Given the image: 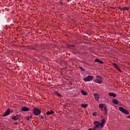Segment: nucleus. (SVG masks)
Returning a JSON list of instances; mask_svg holds the SVG:
<instances>
[{
	"label": "nucleus",
	"mask_w": 130,
	"mask_h": 130,
	"mask_svg": "<svg viewBox=\"0 0 130 130\" xmlns=\"http://www.w3.org/2000/svg\"><path fill=\"white\" fill-rule=\"evenodd\" d=\"M99 107L101 109L102 111L103 110L104 108L105 111V115H107V111H108V110L107 109L106 105H105L104 104H101L99 105Z\"/></svg>",
	"instance_id": "nucleus-1"
},
{
	"label": "nucleus",
	"mask_w": 130,
	"mask_h": 130,
	"mask_svg": "<svg viewBox=\"0 0 130 130\" xmlns=\"http://www.w3.org/2000/svg\"><path fill=\"white\" fill-rule=\"evenodd\" d=\"M94 82L98 84H101L102 83H103V81H102V77L100 76H96V79L94 80Z\"/></svg>",
	"instance_id": "nucleus-2"
},
{
	"label": "nucleus",
	"mask_w": 130,
	"mask_h": 130,
	"mask_svg": "<svg viewBox=\"0 0 130 130\" xmlns=\"http://www.w3.org/2000/svg\"><path fill=\"white\" fill-rule=\"evenodd\" d=\"M32 111L35 115H40V114L41 113V110H40V109H38L37 107H35L34 109H33Z\"/></svg>",
	"instance_id": "nucleus-3"
},
{
	"label": "nucleus",
	"mask_w": 130,
	"mask_h": 130,
	"mask_svg": "<svg viewBox=\"0 0 130 130\" xmlns=\"http://www.w3.org/2000/svg\"><path fill=\"white\" fill-rule=\"evenodd\" d=\"M119 110L120 111H121V112H122L124 114H126V115H128V114H129V112H128V111H127V110L123 108V107H120L119 108Z\"/></svg>",
	"instance_id": "nucleus-4"
},
{
	"label": "nucleus",
	"mask_w": 130,
	"mask_h": 130,
	"mask_svg": "<svg viewBox=\"0 0 130 130\" xmlns=\"http://www.w3.org/2000/svg\"><path fill=\"white\" fill-rule=\"evenodd\" d=\"M94 79V77L92 76L89 75L83 79V81L85 82H90V81H92Z\"/></svg>",
	"instance_id": "nucleus-5"
},
{
	"label": "nucleus",
	"mask_w": 130,
	"mask_h": 130,
	"mask_svg": "<svg viewBox=\"0 0 130 130\" xmlns=\"http://www.w3.org/2000/svg\"><path fill=\"white\" fill-rule=\"evenodd\" d=\"M94 124V126L93 127V129H97V128H99L100 127V122L99 121H95L93 122Z\"/></svg>",
	"instance_id": "nucleus-6"
},
{
	"label": "nucleus",
	"mask_w": 130,
	"mask_h": 130,
	"mask_svg": "<svg viewBox=\"0 0 130 130\" xmlns=\"http://www.w3.org/2000/svg\"><path fill=\"white\" fill-rule=\"evenodd\" d=\"M112 64L114 66V69H116V70H117L118 72H120V73H122V71H121V70L119 69V67H118V66H117V64L116 63L113 62Z\"/></svg>",
	"instance_id": "nucleus-7"
},
{
	"label": "nucleus",
	"mask_w": 130,
	"mask_h": 130,
	"mask_svg": "<svg viewBox=\"0 0 130 130\" xmlns=\"http://www.w3.org/2000/svg\"><path fill=\"white\" fill-rule=\"evenodd\" d=\"M10 113H11V110L10 109H8L6 110L5 113L3 114V117L8 116V115H9Z\"/></svg>",
	"instance_id": "nucleus-8"
},
{
	"label": "nucleus",
	"mask_w": 130,
	"mask_h": 130,
	"mask_svg": "<svg viewBox=\"0 0 130 130\" xmlns=\"http://www.w3.org/2000/svg\"><path fill=\"white\" fill-rule=\"evenodd\" d=\"M20 119V117H19V115L16 114V116H13L12 117V119H13V120H19V119Z\"/></svg>",
	"instance_id": "nucleus-9"
},
{
	"label": "nucleus",
	"mask_w": 130,
	"mask_h": 130,
	"mask_svg": "<svg viewBox=\"0 0 130 130\" xmlns=\"http://www.w3.org/2000/svg\"><path fill=\"white\" fill-rule=\"evenodd\" d=\"M117 8L119 10H122V11H128V10H129V8H128L127 7H124L123 8H121V7H117Z\"/></svg>",
	"instance_id": "nucleus-10"
},
{
	"label": "nucleus",
	"mask_w": 130,
	"mask_h": 130,
	"mask_svg": "<svg viewBox=\"0 0 130 130\" xmlns=\"http://www.w3.org/2000/svg\"><path fill=\"white\" fill-rule=\"evenodd\" d=\"M94 97L96 101H99V98L100 97V95L98 94V93H94Z\"/></svg>",
	"instance_id": "nucleus-11"
},
{
	"label": "nucleus",
	"mask_w": 130,
	"mask_h": 130,
	"mask_svg": "<svg viewBox=\"0 0 130 130\" xmlns=\"http://www.w3.org/2000/svg\"><path fill=\"white\" fill-rule=\"evenodd\" d=\"M108 95L110 97H114V98H115V97H116V94L113 92H109Z\"/></svg>",
	"instance_id": "nucleus-12"
},
{
	"label": "nucleus",
	"mask_w": 130,
	"mask_h": 130,
	"mask_svg": "<svg viewBox=\"0 0 130 130\" xmlns=\"http://www.w3.org/2000/svg\"><path fill=\"white\" fill-rule=\"evenodd\" d=\"M54 114V111H52V110H50V111H47L46 112V114L47 115H51V114Z\"/></svg>",
	"instance_id": "nucleus-13"
},
{
	"label": "nucleus",
	"mask_w": 130,
	"mask_h": 130,
	"mask_svg": "<svg viewBox=\"0 0 130 130\" xmlns=\"http://www.w3.org/2000/svg\"><path fill=\"white\" fill-rule=\"evenodd\" d=\"M29 110H30V109L28 108H27L25 107H23L21 109L22 111H29Z\"/></svg>",
	"instance_id": "nucleus-14"
},
{
	"label": "nucleus",
	"mask_w": 130,
	"mask_h": 130,
	"mask_svg": "<svg viewBox=\"0 0 130 130\" xmlns=\"http://www.w3.org/2000/svg\"><path fill=\"white\" fill-rule=\"evenodd\" d=\"M113 103H114V104H115V105H118V101H117V100H114L112 101Z\"/></svg>",
	"instance_id": "nucleus-15"
},
{
	"label": "nucleus",
	"mask_w": 130,
	"mask_h": 130,
	"mask_svg": "<svg viewBox=\"0 0 130 130\" xmlns=\"http://www.w3.org/2000/svg\"><path fill=\"white\" fill-rule=\"evenodd\" d=\"M44 115H45V114H44V115H39V118H40V120H44Z\"/></svg>",
	"instance_id": "nucleus-16"
},
{
	"label": "nucleus",
	"mask_w": 130,
	"mask_h": 130,
	"mask_svg": "<svg viewBox=\"0 0 130 130\" xmlns=\"http://www.w3.org/2000/svg\"><path fill=\"white\" fill-rule=\"evenodd\" d=\"M81 93L82 94V95H84L85 96H87V92H86V91L84 90H81Z\"/></svg>",
	"instance_id": "nucleus-17"
},
{
	"label": "nucleus",
	"mask_w": 130,
	"mask_h": 130,
	"mask_svg": "<svg viewBox=\"0 0 130 130\" xmlns=\"http://www.w3.org/2000/svg\"><path fill=\"white\" fill-rule=\"evenodd\" d=\"M81 107H83V108H86V107H88L87 104H81Z\"/></svg>",
	"instance_id": "nucleus-18"
},
{
	"label": "nucleus",
	"mask_w": 130,
	"mask_h": 130,
	"mask_svg": "<svg viewBox=\"0 0 130 130\" xmlns=\"http://www.w3.org/2000/svg\"><path fill=\"white\" fill-rule=\"evenodd\" d=\"M25 118L26 119L27 121H29V120H30V118H32V116H28Z\"/></svg>",
	"instance_id": "nucleus-19"
},
{
	"label": "nucleus",
	"mask_w": 130,
	"mask_h": 130,
	"mask_svg": "<svg viewBox=\"0 0 130 130\" xmlns=\"http://www.w3.org/2000/svg\"><path fill=\"white\" fill-rule=\"evenodd\" d=\"M105 122H106V120H105L104 118H103L101 120V123L103 124H105Z\"/></svg>",
	"instance_id": "nucleus-20"
},
{
	"label": "nucleus",
	"mask_w": 130,
	"mask_h": 130,
	"mask_svg": "<svg viewBox=\"0 0 130 130\" xmlns=\"http://www.w3.org/2000/svg\"><path fill=\"white\" fill-rule=\"evenodd\" d=\"M55 94H57V96H59L60 97H62V95L60 94V93H58L57 91L55 92Z\"/></svg>",
	"instance_id": "nucleus-21"
},
{
	"label": "nucleus",
	"mask_w": 130,
	"mask_h": 130,
	"mask_svg": "<svg viewBox=\"0 0 130 130\" xmlns=\"http://www.w3.org/2000/svg\"><path fill=\"white\" fill-rule=\"evenodd\" d=\"M95 62H100V59H99V58H96L95 59Z\"/></svg>",
	"instance_id": "nucleus-22"
},
{
	"label": "nucleus",
	"mask_w": 130,
	"mask_h": 130,
	"mask_svg": "<svg viewBox=\"0 0 130 130\" xmlns=\"http://www.w3.org/2000/svg\"><path fill=\"white\" fill-rule=\"evenodd\" d=\"M97 114H98V113H96V112H94V113H92L93 116H94V117L97 116Z\"/></svg>",
	"instance_id": "nucleus-23"
},
{
	"label": "nucleus",
	"mask_w": 130,
	"mask_h": 130,
	"mask_svg": "<svg viewBox=\"0 0 130 130\" xmlns=\"http://www.w3.org/2000/svg\"><path fill=\"white\" fill-rule=\"evenodd\" d=\"M104 124H102V123H100V126H101V128H102V127H103Z\"/></svg>",
	"instance_id": "nucleus-24"
},
{
	"label": "nucleus",
	"mask_w": 130,
	"mask_h": 130,
	"mask_svg": "<svg viewBox=\"0 0 130 130\" xmlns=\"http://www.w3.org/2000/svg\"><path fill=\"white\" fill-rule=\"evenodd\" d=\"M79 69L83 72H85V70H84L81 67H79Z\"/></svg>",
	"instance_id": "nucleus-25"
},
{
	"label": "nucleus",
	"mask_w": 130,
	"mask_h": 130,
	"mask_svg": "<svg viewBox=\"0 0 130 130\" xmlns=\"http://www.w3.org/2000/svg\"><path fill=\"white\" fill-rule=\"evenodd\" d=\"M99 63H100L101 64H104V62H103L102 60H100Z\"/></svg>",
	"instance_id": "nucleus-26"
},
{
	"label": "nucleus",
	"mask_w": 130,
	"mask_h": 130,
	"mask_svg": "<svg viewBox=\"0 0 130 130\" xmlns=\"http://www.w3.org/2000/svg\"><path fill=\"white\" fill-rule=\"evenodd\" d=\"M60 4L61 5H63V2L62 1H61V0H60Z\"/></svg>",
	"instance_id": "nucleus-27"
},
{
	"label": "nucleus",
	"mask_w": 130,
	"mask_h": 130,
	"mask_svg": "<svg viewBox=\"0 0 130 130\" xmlns=\"http://www.w3.org/2000/svg\"><path fill=\"white\" fill-rule=\"evenodd\" d=\"M70 47H76V46H75L74 45H70Z\"/></svg>",
	"instance_id": "nucleus-28"
},
{
	"label": "nucleus",
	"mask_w": 130,
	"mask_h": 130,
	"mask_svg": "<svg viewBox=\"0 0 130 130\" xmlns=\"http://www.w3.org/2000/svg\"><path fill=\"white\" fill-rule=\"evenodd\" d=\"M88 130H96V129H94V128L93 127V128H90Z\"/></svg>",
	"instance_id": "nucleus-29"
},
{
	"label": "nucleus",
	"mask_w": 130,
	"mask_h": 130,
	"mask_svg": "<svg viewBox=\"0 0 130 130\" xmlns=\"http://www.w3.org/2000/svg\"><path fill=\"white\" fill-rule=\"evenodd\" d=\"M18 122H14V124H15V125H18Z\"/></svg>",
	"instance_id": "nucleus-30"
},
{
	"label": "nucleus",
	"mask_w": 130,
	"mask_h": 130,
	"mask_svg": "<svg viewBox=\"0 0 130 130\" xmlns=\"http://www.w3.org/2000/svg\"><path fill=\"white\" fill-rule=\"evenodd\" d=\"M98 116H100V114H98Z\"/></svg>",
	"instance_id": "nucleus-31"
},
{
	"label": "nucleus",
	"mask_w": 130,
	"mask_h": 130,
	"mask_svg": "<svg viewBox=\"0 0 130 130\" xmlns=\"http://www.w3.org/2000/svg\"><path fill=\"white\" fill-rule=\"evenodd\" d=\"M10 112H13V111L11 110V111H10Z\"/></svg>",
	"instance_id": "nucleus-32"
},
{
	"label": "nucleus",
	"mask_w": 130,
	"mask_h": 130,
	"mask_svg": "<svg viewBox=\"0 0 130 130\" xmlns=\"http://www.w3.org/2000/svg\"><path fill=\"white\" fill-rule=\"evenodd\" d=\"M101 117H102V116H101Z\"/></svg>",
	"instance_id": "nucleus-33"
}]
</instances>
